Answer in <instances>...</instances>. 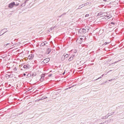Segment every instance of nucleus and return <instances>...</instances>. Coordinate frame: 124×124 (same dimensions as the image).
<instances>
[{"label":"nucleus","instance_id":"1","mask_svg":"<svg viewBox=\"0 0 124 124\" xmlns=\"http://www.w3.org/2000/svg\"><path fill=\"white\" fill-rule=\"evenodd\" d=\"M107 13L105 12V13H102L100 15V16H106L105 17V19H109V18H111L112 17V16L111 15H109L108 16L107 15Z\"/></svg>","mask_w":124,"mask_h":124},{"label":"nucleus","instance_id":"2","mask_svg":"<svg viewBox=\"0 0 124 124\" xmlns=\"http://www.w3.org/2000/svg\"><path fill=\"white\" fill-rule=\"evenodd\" d=\"M50 62V58H46L42 62V64H44V63H47Z\"/></svg>","mask_w":124,"mask_h":124},{"label":"nucleus","instance_id":"3","mask_svg":"<svg viewBox=\"0 0 124 124\" xmlns=\"http://www.w3.org/2000/svg\"><path fill=\"white\" fill-rule=\"evenodd\" d=\"M14 5H15V2H13L9 4L8 7L9 8L12 9L14 7Z\"/></svg>","mask_w":124,"mask_h":124},{"label":"nucleus","instance_id":"4","mask_svg":"<svg viewBox=\"0 0 124 124\" xmlns=\"http://www.w3.org/2000/svg\"><path fill=\"white\" fill-rule=\"evenodd\" d=\"M90 30V27H88V29H82L81 30H80L81 31H82V32H83V33H85L86 31H89Z\"/></svg>","mask_w":124,"mask_h":124},{"label":"nucleus","instance_id":"5","mask_svg":"<svg viewBox=\"0 0 124 124\" xmlns=\"http://www.w3.org/2000/svg\"><path fill=\"white\" fill-rule=\"evenodd\" d=\"M28 60H32L33 59V55L31 54L29 55L28 57Z\"/></svg>","mask_w":124,"mask_h":124},{"label":"nucleus","instance_id":"6","mask_svg":"<svg viewBox=\"0 0 124 124\" xmlns=\"http://www.w3.org/2000/svg\"><path fill=\"white\" fill-rule=\"evenodd\" d=\"M50 52H51V48H48L46 52V54H50Z\"/></svg>","mask_w":124,"mask_h":124},{"label":"nucleus","instance_id":"7","mask_svg":"<svg viewBox=\"0 0 124 124\" xmlns=\"http://www.w3.org/2000/svg\"><path fill=\"white\" fill-rule=\"evenodd\" d=\"M45 76V75H44V74H43L41 75V78L40 79V81H43V78H44V77Z\"/></svg>","mask_w":124,"mask_h":124},{"label":"nucleus","instance_id":"8","mask_svg":"<svg viewBox=\"0 0 124 124\" xmlns=\"http://www.w3.org/2000/svg\"><path fill=\"white\" fill-rule=\"evenodd\" d=\"M24 68H30V65L27 64V65H24L23 66Z\"/></svg>","mask_w":124,"mask_h":124},{"label":"nucleus","instance_id":"9","mask_svg":"<svg viewBox=\"0 0 124 124\" xmlns=\"http://www.w3.org/2000/svg\"><path fill=\"white\" fill-rule=\"evenodd\" d=\"M80 40H86V37L85 36H83L82 37H81L80 38Z\"/></svg>","mask_w":124,"mask_h":124},{"label":"nucleus","instance_id":"10","mask_svg":"<svg viewBox=\"0 0 124 124\" xmlns=\"http://www.w3.org/2000/svg\"><path fill=\"white\" fill-rule=\"evenodd\" d=\"M89 4H90V3L87 2V3H85L84 4H82L81 5L82 6V7H84V6H87V5H89Z\"/></svg>","mask_w":124,"mask_h":124},{"label":"nucleus","instance_id":"11","mask_svg":"<svg viewBox=\"0 0 124 124\" xmlns=\"http://www.w3.org/2000/svg\"><path fill=\"white\" fill-rule=\"evenodd\" d=\"M64 60H65V57L64 56V55H63L61 58V61H64Z\"/></svg>","mask_w":124,"mask_h":124},{"label":"nucleus","instance_id":"12","mask_svg":"<svg viewBox=\"0 0 124 124\" xmlns=\"http://www.w3.org/2000/svg\"><path fill=\"white\" fill-rule=\"evenodd\" d=\"M46 98H47V97H46V98L43 97V98H41V99L36 100V101H40V100H43V99H45Z\"/></svg>","mask_w":124,"mask_h":124},{"label":"nucleus","instance_id":"13","mask_svg":"<svg viewBox=\"0 0 124 124\" xmlns=\"http://www.w3.org/2000/svg\"><path fill=\"white\" fill-rule=\"evenodd\" d=\"M72 60H73V57H71L69 59V62L72 61Z\"/></svg>","mask_w":124,"mask_h":124},{"label":"nucleus","instance_id":"14","mask_svg":"<svg viewBox=\"0 0 124 124\" xmlns=\"http://www.w3.org/2000/svg\"><path fill=\"white\" fill-rule=\"evenodd\" d=\"M41 46H45L46 45V43H43L41 44Z\"/></svg>","mask_w":124,"mask_h":124},{"label":"nucleus","instance_id":"15","mask_svg":"<svg viewBox=\"0 0 124 124\" xmlns=\"http://www.w3.org/2000/svg\"><path fill=\"white\" fill-rule=\"evenodd\" d=\"M64 56H65V58H68V54H66V55L64 54Z\"/></svg>","mask_w":124,"mask_h":124},{"label":"nucleus","instance_id":"16","mask_svg":"<svg viewBox=\"0 0 124 124\" xmlns=\"http://www.w3.org/2000/svg\"><path fill=\"white\" fill-rule=\"evenodd\" d=\"M89 16H90V15H89V14H86V15H85V17H89Z\"/></svg>","mask_w":124,"mask_h":124},{"label":"nucleus","instance_id":"17","mask_svg":"<svg viewBox=\"0 0 124 124\" xmlns=\"http://www.w3.org/2000/svg\"><path fill=\"white\" fill-rule=\"evenodd\" d=\"M82 6V7H81ZM82 7H83V6L81 5L79 6V7H78V9H81V8H82Z\"/></svg>","mask_w":124,"mask_h":124},{"label":"nucleus","instance_id":"18","mask_svg":"<svg viewBox=\"0 0 124 124\" xmlns=\"http://www.w3.org/2000/svg\"><path fill=\"white\" fill-rule=\"evenodd\" d=\"M101 77H100L99 78H97V79H96L95 80V81H97V80H98V79H101Z\"/></svg>","mask_w":124,"mask_h":124},{"label":"nucleus","instance_id":"19","mask_svg":"<svg viewBox=\"0 0 124 124\" xmlns=\"http://www.w3.org/2000/svg\"><path fill=\"white\" fill-rule=\"evenodd\" d=\"M109 82H112L113 81V79H110L108 80Z\"/></svg>","mask_w":124,"mask_h":124},{"label":"nucleus","instance_id":"20","mask_svg":"<svg viewBox=\"0 0 124 124\" xmlns=\"http://www.w3.org/2000/svg\"><path fill=\"white\" fill-rule=\"evenodd\" d=\"M50 30H51V31H52V30H54V27L51 28H50Z\"/></svg>","mask_w":124,"mask_h":124},{"label":"nucleus","instance_id":"21","mask_svg":"<svg viewBox=\"0 0 124 124\" xmlns=\"http://www.w3.org/2000/svg\"><path fill=\"white\" fill-rule=\"evenodd\" d=\"M103 76H104V74H103V75L101 76V78H102V77H103Z\"/></svg>","mask_w":124,"mask_h":124},{"label":"nucleus","instance_id":"22","mask_svg":"<svg viewBox=\"0 0 124 124\" xmlns=\"http://www.w3.org/2000/svg\"><path fill=\"white\" fill-rule=\"evenodd\" d=\"M21 5L22 6H25V4H22Z\"/></svg>","mask_w":124,"mask_h":124},{"label":"nucleus","instance_id":"23","mask_svg":"<svg viewBox=\"0 0 124 124\" xmlns=\"http://www.w3.org/2000/svg\"><path fill=\"white\" fill-rule=\"evenodd\" d=\"M112 71V70H109L108 72V73H109V72Z\"/></svg>","mask_w":124,"mask_h":124},{"label":"nucleus","instance_id":"24","mask_svg":"<svg viewBox=\"0 0 124 124\" xmlns=\"http://www.w3.org/2000/svg\"><path fill=\"white\" fill-rule=\"evenodd\" d=\"M48 76L49 77H51V76H52V75H49Z\"/></svg>","mask_w":124,"mask_h":124},{"label":"nucleus","instance_id":"25","mask_svg":"<svg viewBox=\"0 0 124 124\" xmlns=\"http://www.w3.org/2000/svg\"><path fill=\"white\" fill-rule=\"evenodd\" d=\"M71 87H69V88L66 89V90H68V89H71Z\"/></svg>","mask_w":124,"mask_h":124},{"label":"nucleus","instance_id":"26","mask_svg":"<svg viewBox=\"0 0 124 124\" xmlns=\"http://www.w3.org/2000/svg\"><path fill=\"white\" fill-rule=\"evenodd\" d=\"M15 5H16V6H18V4H15Z\"/></svg>","mask_w":124,"mask_h":124},{"label":"nucleus","instance_id":"27","mask_svg":"<svg viewBox=\"0 0 124 124\" xmlns=\"http://www.w3.org/2000/svg\"><path fill=\"white\" fill-rule=\"evenodd\" d=\"M24 76H26V74H23Z\"/></svg>","mask_w":124,"mask_h":124},{"label":"nucleus","instance_id":"28","mask_svg":"<svg viewBox=\"0 0 124 124\" xmlns=\"http://www.w3.org/2000/svg\"><path fill=\"white\" fill-rule=\"evenodd\" d=\"M104 1H107V0H104Z\"/></svg>","mask_w":124,"mask_h":124},{"label":"nucleus","instance_id":"29","mask_svg":"<svg viewBox=\"0 0 124 124\" xmlns=\"http://www.w3.org/2000/svg\"><path fill=\"white\" fill-rule=\"evenodd\" d=\"M7 45H9V44H7L6 46H7Z\"/></svg>","mask_w":124,"mask_h":124},{"label":"nucleus","instance_id":"30","mask_svg":"<svg viewBox=\"0 0 124 124\" xmlns=\"http://www.w3.org/2000/svg\"><path fill=\"white\" fill-rule=\"evenodd\" d=\"M117 62H114V63H116Z\"/></svg>","mask_w":124,"mask_h":124},{"label":"nucleus","instance_id":"31","mask_svg":"<svg viewBox=\"0 0 124 124\" xmlns=\"http://www.w3.org/2000/svg\"><path fill=\"white\" fill-rule=\"evenodd\" d=\"M105 45H106V44H107L106 43H105Z\"/></svg>","mask_w":124,"mask_h":124},{"label":"nucleus","instance_id":"32","mask_svg":"<svg viewBox=\"0 0 124 124\" xmlns=\"http://www.w3.org/2000/svg\"><path fill=\"white\" fill-rule=\"evenodd\" d=\"M64 72L63 73V75H64Z\"/></svg>","mask_w":124,"mask_h":124},{"label":"nucleus","instance_id":"33","mask_svg":"<svg viewBox=\"0 0 124 124\" xmlns=\"http://www.w3.org/2000/svg\"><path fill=\"white\" fill-rule=\"evenodd\" d=\"M105 83H107V81H106Z\"/></svg>","mask_w":124,"mask_h":124}]
</instances>
